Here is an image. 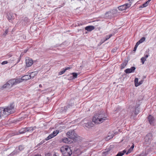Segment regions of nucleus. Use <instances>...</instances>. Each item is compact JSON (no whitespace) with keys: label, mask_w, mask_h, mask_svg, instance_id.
I'll return each mask as SVG.
<instances>
[{"label":"nucleus","mask_w":156,"mask_h":156,"mask_svg":"<svg viewBox=\"0 0 156 156\" xmlns=\"http://www.w3.org/2000/svg\"><path fill=\"white\" fill-rule=\"evenodd\" d=\"M65 2L63 3V4H62V5L60 7H59V8H60V7H62V6H63L65 5Z\"/></svg>","instance_id":"5fc2aeb1"},{"label":"nucleus","mask_w":156,"mask_h":156,"mask_svg":"<svg viewBox=\"0 0 156 156\" xmlns=\"http://www.w3.org/2000/svg\"><path fill=\"white\" fill-rule=\"evenodd\" d=\"M7 88H9L10 87H9V85L8 84V83L7 82L6 83L4 84L0 88V89L1 90H3L4 89H5Z\"/></svg>","instance_id":"4be33fe9"},{"label":"nucleus","mask_w":156,"mask_h":156,"mask_svg":"<svg viewBox=\"0 0 156 156\" xmlns=\"http://www.w3.org/2000/svg\"><path fill=\"white\" fill-rule=\"evenodd\" d=\"M9 85V87H11L13 85H16L15 81V79L10 80L7 82Z\"/></svg>","instance_id":"9d476101"},{"label":"nucleus","mask_w":156,"mask_h":156,"mask_svg":"<svg viewBox=\"0 0 156 156\" xmlns=\"http://www.w3.org/2000/svg\"><path fill=\"white\" fill-rule=\"evenodd\" d=\"M43 143L41 142L39 144L37 145L38 146L39 145H41V144H43Z\"/></svg>","instance_id":"4d7b16f0"},{"label":"nucleus","mask_w":156,"mask_h":156,"mask_svg":"<svg viewBox=\"0 0 156 156\" xmlns=\"http://www.w3.org/2000/svg\"><path fill=\"white\" fill-rule=\"evenodd\" d=\"M113 136L114 135H113L112 136H108L105 138V139L106 140H110V139L112 138L113 137Z\"/></svg>","instance_id":"58836bf2"},{"label":"nucleus","mask_w":156,"mask_h":156,"mask_svg":"<svg viewBox=\"0 0 156 156\" xmlns=\"http://www.w3.org/2000/svg\"><path fill=\"white\" fill-rule=\"evenodd\" d=\"M133 150V149H131L130 147L128 149V151L126 152V154H129V153H130Z\"/></svg>","instance_id":"c9c22d12"},{"label":"nucleus","mask_w":156,"mask_h":156,"mask_svg":"<svg viewBox=\"0 0 156 156\" xmlns=\"http://www.w3.org/2000/svg\"><path fill=\"white\" fill-rule=\"evenodd\" d=\"M19 133L20 134H23L26 132V131L25 128H22L19 131Z\"/></svg>","instance_id":"412c9836"},{"label":"nucleus","mask_w":156,"mask_h":156,"mask_svg":"<svg viewBox=\"0 0 156 156\" xmlns=\"http://www.w3.org/2000/svg\"><path fill=\"white\" fill-rule=\"evenodd\" d=\"M87 145V144L86 143H84V147H85Z\"/></svg>","instance_id":"6e6d98bb"},{"label":"nucleus","mask_w":156,"mask_h":156,"mask_svg":"<svg viewBox=\"0 0 156 156\" xmlns=\"http://www.w3.org/2000/svg\"><path fill=\"white\" fill-rule=\"evenodd\" d=\"M33 63V60L30 58L28 57L26 59V63L27 66L28 67H30Z\"/></svg>","instance_id":"6e6552de"},{"label":"nucleus","mask_w":156,"mask_h":156,"mask_svg":"<svg viewBox=\"0 0 156 156\" xmlns=\"http://www.w3.org/2000/svg\"><path fill=\"white\" fill-rule=\"evenodd\" d=\"M135 69L136 68L135 67L133 66L130 69L128 68L126 69L125 70L124 72L126 74L134 72Z\"/></svg>","instance_id":"1a4fd4ad"},{"label":"nucleus","mask_w":156,"mask_h":156,"mask_svg":"<svg viewBox=\"0 0 156 156\" xmlns=\"http://www.w3.org/2000/svg\"><path fill=\"white\" fill-rule=\"evenodd\" d=\"M112 36V34H111L109 35H107L105 37V39L103 41L102 40H101L100 43L101 44H102L104 42H105V41H107L108 39L109 38H110Z\"/></svg>","instance_id":"2eb2a0df"},{"label":"nucleus","mask_w":156,"mask_h":156,"mask_svg":"<svg viewBox=\"0 0 156 156\" xmlns=\"http://www.w3.org/2000/svg\"><path fill=\"white\" fill-rule=\"evenodd\" d=\"M16 58V56H15L14 57H13V58L14 59H12V61H14V60H14V58Z\"/></svg>","instance_id":"864d4df0"},{"label":"nucleus","mask_w":156,"mask_h":156,"mask_svg":"<svg viewBox=\"0 0 156 156\" xmlns=\"http://www.w3.org/2000/svg\"><path fill=\"white\" fill-rule=\"evenodd\" d=\"M112 14V15L113 16L115 15L117 12V9H113L110 10Z\"/></svg>","instance_id":"bb28decb"},{"label":"nucleus","mask_w":156,"mask_h":156,"mask_svg":"<svg viewBox=\"0 0 156 156\" xmlns=\"http://www.w3.org/2000/svg\"><path fill=\"white\" fill-rule=\"evenodd\" d=\"M60 151L63 156H70L72 153L70 147L67 146H64L61 147Z\"/></svg>","instance_id":"20e7f679"},{"label":"nucleus","mask_w":156,"mask_h":156,"mask_svg":"<svg viewBox=\"0 0 156 156\" xmlns=\"http://www.w3.org/2000/svg\"><path fill=\"white\" fill-rule=\"evenodd\" d=\"M12 56V55H11V54H7V55H6V57H11Z\"/></svg>","instance_id":"de8ad7c7"},{"label":"nucleus","mask_w":156,"mask_h":156,"mask_svg":"<svg viewBox=\"0 0 156 156\" xmlns=\"http://www.w3.org/2000/svg\"><path fill=\"white\" fill-rule=\"evenodd\" d=\"M8 62L7 61H3L2 63V65H5V64H7L8 63Z\"/></svg>","instance_id":"a18cd8bd"},{"label":"nucleus","mask_w":156,"mask_h":156,"mask_svg":"<svg viewBox=\"0 0 156 156\" xmlns=\"http://www.w3.org/2000/svg\"><path fill=\"white\" fill-rule=\"evenodd\" d=\"M37 72H33L31 73L30 75V76L31 78V77L33 78L35 76L37 75Z\"/></svg>","instance_id":"cd10ccee"},{"label":"nucleus","mask_w":156,"mask_h":156,"mask_svg":"<svg viewBox=\"0 0 156 156\" xmlns=\"http://www.w3.org/2000/svg\"><path fill=\"white\" fill-rule=\"evenodd\" d=\"M15 112V105L13 103L10 104L6 108H2L1 109L0 115L3 116L4 115H8L14 113Z\"/></svg>","instance_id":"f03ea898"},{"label":"nucleus","mask_w":156,"mask_h":156,"mask_svg":"<svg viewBox=\"0 0 156 156\" xmlns=\"http://www.w3.org/2000/svg\"><path fill=\"white\" fill-rule=\"evenodd\" d=\"M134 147V144H133L130 148L132 149H133Z\"/></svg>","instance_id":"3c124183"},{"label":"nucleus","mask_w":156,"mask_h":156,"mask_svg":"<svg viewBox=\"0 0 156 156\" xmlns=\"http://www.w3.org/2000/svg\"><path fill=\"white\" fill-rule=\"evenodd\" d=\"M153 148V149H155V148H156V147H154V148Z\"/></svg>","instance_id":"680f3d73"},{"label":"nucleus","mask_w":156,"mask_h":156,"mask_svg":"<svg viewBox=\"0 0 156 156\" xmlns=\"http://www.w3.org/2000/svg\"><path fill=\"white\" fill-rule=\"evenodd\" d=\"M105 16L108 18H111L113 16L110 10L105 13Z\"/></svg>","instance_id":"a211bd4d"},{"label":"nucleus","mask_w":156,"mask_h":156,"mask_svg":"<svg viewBox=\"0 0 156 156\" xmlns=\"http://www.w3.org/2000/svg\"><path fill=\"white\" fill-rule=\"evenodd\" d=\"M65 70L64 69H62V70L59 72L58 73L59 75H61L63 74L65 72Z\"/></svg>","instance_id":"e433bc0d"},{"label":"nucleus","mask_w":156,"mask_h":156,"mask_svg":"<svg viewBox=\"0 0 156 156\" xmlns=\"http://www.w3.org/2000/svg\"><path fill=\"white\" fill-rule=\"evenodd\" d=\"M23 81L24 80H26L31 79L30 76L25 75L21 77Z\"/></svg>","instance_id":"aec40b11"},{"label":"nucleus","mask_w":156,"mask_h":156,"mask_svg":"<svg viewBox=\"0 0 156 156\" xmlns=\"http://www.w3.org/2000/svg\"><path fill=\"white\" fill-rule=\"evenodd\" d=\"M35 156H41V155L38 154L35 155Z\"/></svg>","instance_id":"052dcab7"},{"label":"nucleus","mask_w":156,"mask_h":156,"mask_svg":"<svg viewBox=\"0 0 156 156\" xmlns=\"http://www.w3.org/2000/svg\"><path fill=\"white\" fill-rule=\"evenodd\" d=\"M54 137V135H53V134H52V133L50 135H49L48 137H47L46 139L45 140H49L52 138Z\"/></svg>","instance_id":"c85d7f7f"},{"label":"nucleus","mask_w":156,"mask_h":156,"mask_svg":"<svg viewBox=\"0 0 156 156\" xmlns=\"http://www.w3.org/2000/svg\"><path fill=\"white\" fill-rule=\"evenodd\" d=\"M13 15L16 16V14L15 13H14L13 14L9 13L8 15L7 19L10 22V21H12V20H13L15 19V17Z\"/></svg>","instance_id":"ddd939ff"},{"label":"nucleus","mask_w":156,"mask_h":156,"mask_svg":"<svg viewBox=\"0 0 156 156\" xmlns=\"http://www.w3.org/2000/svg\"><path fill=\"white\" fill-rule=\"evenodd\" d=\"M25 128L26 132H32L34 129V127H28Z\"/></svg>","instance_id":"f3484780"},{"label":"nucleus","mask_w":156,"mask_h":156,"mask_svg":"<svg viewBox=\"0 0 156 156\" xmlns=\"http://www.w3.org/2000/svg\"><path fill=\"white\" fill-rule=\"evenodd\" d=\"M39 87H42V85H41V84H40L39 85Z\"/></svg>","instance_id":"bf43d9fd"},{"label":"nucleus","mask_w":156,"mask_h":156,"mask_svg":"<svg viewBox=\"0 0 156 156\" xmlns=\"http://www.w3.org/2000/svg\"><path fill=\"white\" fill-rule=\"evenodd\" d=\"M126 152V150H124L122 151L119 152L115 156H122Z\"/></svg>","instance_id":"6ab92c4d"},{"label":"nucleus","mask_w":156,"mask_h":156,"mask_svg":"<svg viewBox=\"0 0 156 156\" xmlns=\"http://www.w3.org/2000/svg\"><path fill=\"white\" fill-rule=\"evenodd\" d=\"M94 124L91 121L87 122V123H85L84 126L87 128H90L93 126Z\"/></svg>","instance_id":"9b49d317"},{"label":"nucleus","mask_w":156,"mask_h":156,"mask_svg":"<svg viewBox=\"0 0 156 156\" xmlns=\"http://www.w3.org/2000/svg\"><path fill=\"white\" fill-rule=\"evenodd\" d=\"M139 45V44H137V43H136V44L135 45V46L134 47V48H133V51H136V48H137V47Z\"/></svg>","instance_id":"4c0bfd02"},{"label":"nucleus","mask_w":156,"mask_h":156,"mask_svg":"<svg viewBox=\"0 0 156 156\" xmlns=\"http://www.w3.org/2000/svg\"><path fill=\"white\" fill-rule=\"evenodd\" d=\"M131 3L130 2L129 3H126L124 5L119 6L118 7L119 10L122 11L129 8L131 6Z\"/></svg>","instance_id":"423d86ee"},{"label":"nucleus","mask_w":156,"mask_h":156,"mask_svg":"<svg viewBox=\"0 0 156 156\" xmlns=\"http://www.w3.org/2000/svg\"><path fill=\"white\" fill-rule=\"evenodd\" d=\"M141 62L143 64L144 63L145 61L146 60V59L143 57H142L141 58Z\"/></svg>","instance_id":"a19ab883"},{"label":"nucleus","mask_w":156,"mask_h":156,"mask_svg":"<svg viewBox=\"0 0 156 156\" xmlns=\"http://www.w3.org/2000/svg\"><path fill=\"white\" fill-rule=\"evenodd\" d=\"M72 74L73 75V79L76 78L78 75V74L76 73H73Z\"/></svg>","instance_id":"2f4dec72"},{"label":"nucleus","mask_w":156,"mask_h":156,"mask_svg":"<svg viewBox=\"0 0 156 156\" xmlns=\"http://www.w3.org/2000/svg\"><path fill=\"white\" fill-rule=\"evenodd\" d=\"M19 153V151H18L17 150H16L12 152L9 155L11 156H13L14 155L17 154Z\"/></svg>","instance_id":"393cba45"},{"label":"nucleus","mask_w":156,"mask_h":156,"mask_svg":"<svg viewBox=\"0 0 156 156\" xmlns=\"http://www.w3.org/2000/svg\"><path fill=\"white\" fill-rule=\"evenodd\" d=\"M143 80H141L140 81H139V82L138 83L137 85V87L142 84L143 83Z\"/></svg>","instance_id":"c03bdc74"},{"label":"nucleus","mask_w":156,"mask_h":156,"mask_svg":"<svg viewBox=\"0 0 156 156\" xmlns=\"http://www.w3.org/2000/svg\"><path fill=\"white\" fill-rule=\"evenodd\" d=\"M59 133L58 130H56L55 131H54L53 132L51 133L53 135H54V136H55Z\"/></svg>","instance_id":"72a5a7b5"},{"label":"nucleus","mask_w":156,"mask_h":156,"mask_svg":"<svg viewBox=\"0 0 156 156\" xmlns=\"http://www.w3.org/2000/svg\"><path fill=\"white\" fill-rule=\"evenodd\" d=\"M62 141L63 142L65 143H69L70 141H71V140L70 139L68 138H65L62 140Z\"/></svg>","instance_id":"5701e85b"},{"label":"nucleus","mask_w":156,"mask_h":156,"mask_svg":"<svg viewBox=\"0 0 156 156\" xmlns=\"http://www.w3.org/2000/svg\"><path fill=\"white\" fill-rule=\"evenodd\" d=\"M8 32H9L8 29H7L6 30H5V32L3 33V35L5 36L7 34V33H8Z\"/></svg>","instance_id":"79ce46f5"},{"label":"nucleus","mask_w":156,"mask_h":156,"mask_svg":"<svg viewBox=\"0 0 156 156\" xmlns=\"http://www.w3.org/2000/svg\"><path fill=\"white\" fill-rule=\"evenodd\" d=\"M145 37H142L140 40L137 43L139 45L140 44L143 42L145 40Z\"/></svg>","instance_id":"a878e982"},{"label":"nucleus","mask_w":156,"mask_h":156,"mask_svg":"<svg viewBox=\"0 0 156 156\" xmlns=\"http://www.w3.org/2000/svg\"><path fill=\"white\" fill-rule=\"evenodd\" d=\"M24 146L23 145H20L18 147V150L20 151H22L24 149Z\"/></svg>","instance_id":"7c9ffc66"},{"label":"nucleus","mask_w":156,"mask_h":156,"mask_svg":"<svg viewBox=\"0 0 156 156\" xmlns=\"http://www.w3.org/2000/svg\"><path fill=\"white\" fill-rule=\"evenodd\" d=\"M23 21H25L26 23H27L29 22V19L27 17H25Z\"/></svg>","instance_id":"ea45409f"},{"label":"nucleus","mask_w":156,"mask_h":156,"mask_svg":"<svg viewBox=\"0 0 156 156\" xmlns=\"http://www.w3.org/2000/svg\"><path fill=\"white\" fill-rule=\"evenodd\" d=\"M74 100L71 99L68 101V103L66 106H65L60 109V112L62 113L66 112L67 110H68L69 109L71 108L74 105Z\"/></svg>","instance_id":"39448f33"},{"label":"nucleus","mask_w":156,"mask_h":156,"mask_svg":"<svg viewBox=\"0 0 156 156\" xmlns=\"http://www.w3.org/2000/svg\"><path fill=\"white\" fill-rule=\"evenodd\" d=\"M149 55H146L144 56V57H143L145 58L146 59V58L148 57Z\"/></svg>","instance_id":"49530a36"},{"label":"nucleus","mask_w":156,"mask_h":156,"mask_svg":"<svg viewBox=\"0 0 156 156\" xmlns=\"http://www.w3.org/2000/svg\"><path fill=\"white\" fill-rule=\"evenodd\" d=\"M117 49V48H113V49H112V51L113 52H115L116 51V50Z\"/></svg>","instance_id":"09e8293b"},{"label":"nucleus","mask_w":156,"mask_h":156,"mask_svg":"<svg viewBox=\"0 0 156 156\" xmlns=\"http://www.w3.org/2000/svg\"><path fill=\"white\" fill-rule=\"evenodd\" d=\"M144 141L146 144H149L152 139V136L151 133L147 134L144 138Z\"/></svg>","instance_id":"0eeeda50"},{"label":"nucleus","mask_w":156,"mask_h":156,"mask_svg":"<svg viewBox=\"0 0 156 156\" xmlns=\"http://www.w3.org/2000/svg\"><path fill=\"white\" fill-rule=\"evenodd\" d=\"M95 29V27L93 26L90 25L86 27L85 28V30L88 31L90 32Z\"/></svg>","instance_id":"f8f14e48"},{"label":"nucleus","mask_w":156,"mask_h":156,"mask_svg":"<svg viewBox=\"0 0 156 156\" xmlns=\"http://www.w3.org/2000/svg\"><path fill=\"white\" fill-rule=\"evenodd\" d=\"M148 119L151 124H153L154 119V117L153 116L150 115L148 117Z\"/></svg>","instance_id":"4468645a"},{"label":"nucleus","mask_w":156,"mask_h":156,"mask_svg":"<svg viewBox=\"0 0 156 156\" xmlns=\"http://www.w3.org/2000/svg\"><path fill=\"white\" fill-rule=\"evenodd\" d=\"M136 156H141V155H137Z\"/></svg>","instance_id":"e2e57ef3"},{"label":"nucleus","mask_w":156,"mask_h":156,"mask_svg":"<svg viewBox=\"0 0 156 156\" xmlns=\"http://www.w3.org/2000/svg\"><path fill=\"white\" fill-rule=\"evenodd\" d=\"M21 58V55H20V57L18 58V60L17 62L15 64V65L18 63L20 61Z\"/></svg>","instance_id":"37998d69"},{"label":"nucleus","mask_w":156,"mask_h":156,"mask_svg":"<svg viewBox=\"0 0 156 156\" xmlns=\"http://www.w3.org/2000/svg\"><path fill=\"white\" fill-rule=\"evenodd\" d=\"M138 109H139V108H138V107H136V108H135V114L136 115H137L139 112V110Z\"/></svg>","instance_id":"f704fd0d"},{"label":"nucleus","mask_w":156,"mask_h":156,"mask_svg":"<svg viewBox=\"0 0 156 156\" xmlns=\"http://www.w3.org/2000/svg\"><path fill=\"white\" fill-rule=\"evenodd\" d=\"M138 78H135L134 80L135 86L137 87V85L138 83Z\"/></svg>","instance_id":"473e14b6"},{"label":"nucleus","mask_w":156,"mask_h":156,"mask_svg":"<svg viewBox=\"0 0 156 156\" xmlns=\"http://www.w3.org/2000/svg\"><path fill=\"white\" fill-rule=\"evenodd\" d=\"M45 156H50V154H49L48 153L45 154Z\"/></svg>","instance_id":"603ef678"},{"label":"nucleus","mask_w":156,"mask_h":156,"mask_svg":"<svg viewBox=\"0 0 156 156\" xmlns=\"http://www.w3.org/2000/svg\"><path fill=\"white\" fill-rule=\"evenodd\" d=\"M127 64V63H126V62H125L122 63L121 64V68H120L121 69H122L123 68H124L125 67V66H126Z\"/></svg>","instance_id":"c756f323"},{"label":"nucleus","mask_w":156,"mask_h":156,"mask_svg":"<svg viewBox=\"0 0 156 156\" xmlns=\"http://www.w3.org/2000/svg\"><path fill=\"white\" fill-rule=\"evenodd\" d=\"M27 51V50H24V53H26Z\"/></svg>","instance_id":"13d9d810"},{"label":"nucleus","mask_w":156,"mask_h":156,"mask_svg":"<svg viewBox=\"0 0 156 156\" xmlns=\"http://www.w3.org/2000/svg\"><path fill=\"white\" fill-rule=\"evenodd\" d=\"M70 69V67H67L65 69H65V71H66V70H67L68 69Z\"/></svg>","instance_id":"8fccbe9b"},{"label":"nucleus","mask_w":156,"mask_h":156,"mask_svg":"<svg viewBox=\"0 0 156 156\" xmlns=\"http://www.w3.org/2000/svg\"><path fill=\"white\" fill-rule=\"evenodd\" d=\"M108 115L103 110L98 111L92 118V122L96 124H99L108 119Z\"/></svg>","instance_id":"f257e3e1"},{"label":"nucleus","mask_w":156,"mask_h":156,"mask_svg":"<svg viewBox=\"0 0 156 156\" xmlns=\"http://www.w3.org/2000/svg\"><path fill=\"white\" fill-rule=\"evenodd\" d=\"M15 84H16V85L17 84L23 82L22 78H17L16 79H15Z\"/></svg>","instance_id":"b1692460"},{"label":"nucleus","mask_w":156,"mask_h":156,"mask_svg":"<svg viewBox=\"0 0 156 156\" xmlns=\"http://www.w3.org/2000/svg\"><path fill=\"white\" fill-rule=\"evenodd\" d=\"M151 0H148L145 3L143 4L142 5L140 6L139 8H142L144 7H146L148 5V4L150 2Z\"/></svg>","instance_id":"dca6fc26"},{"label":"nucleus","mask_w":156,"mask_h":156,"mask_svg":"<svg viewBox=\"0 0 156 156\" xmlns=\"http://www.w3.org/2000/svg\"><path fill=\"white\" fill-rule=\"evenodd\" d=\"M66 135L69 139L72 140L74 142H77L80 139V137L77 135L74 130H69L67 133Z\"/></svg>","instance_id":"7ed1b4c3"}]
</instances>
